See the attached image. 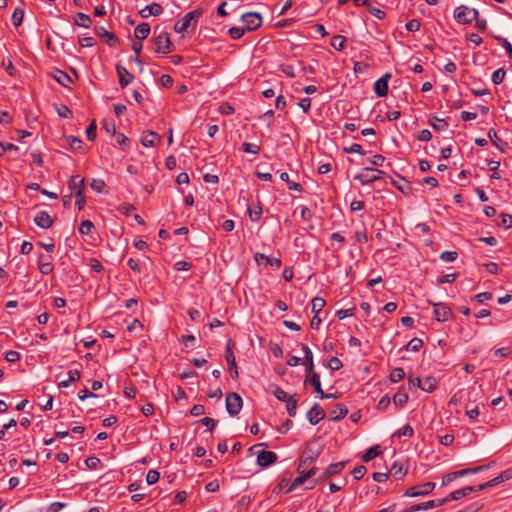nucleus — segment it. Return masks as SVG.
I'll return each instance as SVG.
<instances>
[{
    "label": "nucleus",
    "mask_w": 512,
    "mask_h": 512,
    "mask_svg": "<svg viewBox=\"0 0 512 512\" xmlns=\"http://www.w3.org/2000/svg\"><path fill=\"white\" fill-rule=\"evenodd\" d=\"M203 9L197 8L193 11L188 12L185 14L181 19L176 21L174 24V30L177 33H184L188 31L190 28L195 29L198 23V20L203 15Z\"/></svg>",
    "instance_id": "1"
},
{
    "label": "nucleus",
    "mask_w": 512,
    "mask_h": 512,
    "mask_svg": "<svg viewBox=\"0 0 512 512\" xmlns=\"http://www.w3.org/2000/svg\"><path fill=\"white\" fill-rule=\"evenodd\" d=\"M319 456L320 449L314 448L312 445H308L300 457L297 472L302 473L304 470H309L310 465L314 463Z\"/></svg>",
    "instance_id": "2"
},
{
    "label": "nucleus",
    "mask_w": 512,
    "mask_h": 512,
    "mask_svg": "<svg viewBox=\"0 0 512 512\" xmlns=\"http://www.w3.org/2000/svg\"><path fill=\"white\" fill-rule=\"evenodd\" d=\"M454 19L461 24H470L479 16V11L466 5H460L454 10Z\"/></svg>",
    "instance_id": "3"
},
{
    "label": "nucleus",
    "mask_w": 512,
    "mask_h": 512,
    "mask_svg": "<svg viewBox=\"0 0 512 512\" xmlns=\"http://www.w3.org/2000/svg\"><path fill=\"white\" fill-rule=\"evenodd\" d=\"M383 175L384 172L382 170L366 167L354 176V180L358 181L361 185H370L381 179Z\"/></svg>",
    "instance_id": "4"
},
{
    "label": "nucleus",
    "mask_w": 512,
    "mask_h": 512,
    "mask_svg": "<svg viewBox=\"0 0 512 512\" xmlns=\"http://www.w3.org/2000/svg\"><path fill=\"white\" fill-rule=\"evenodd\" d=\"M155 51L157 53L168 54L173 51V43L171 42L170 35L167 31H160L154 37Z\"/></svg>",
    "instance_id": "5"
},
{
    "label": "nucleus",
    "mask_w": 512,
    "mask_h": 512,
    "mask_svg": "<svg viewBox=\"0 0 512 512\" xmlns=\"http://www.w3.org/2000/svg\"><path fill=\"white\" fill-rule=\"evenodd\" d=\"M243 406L240 395L236 392H229L226 395V409L229 415L236 416L239 414Z\"/></svg>",
    "instance_id": "6"
},
{
    "label": "nucleus",
    "mask_w": 512,
    "mask_h": 512,
    "mask_svg": "<svg viewBox=\"0 0 512 512\" xmlns=\"http://www.w3.org/2000/svg\"><path fill=\"white\" fill-rule=\"evenodd\" d=\"M428 303L434 307L433 315L438 322H445L452 317V310L446 304L442 302L436 303L431 300H428Z\"/></svg>",
    "instance_id": "7"
},
{
    "label": "nucleus",
    "mask_w": 512,
    "mask_h": 512,
    "mask_svg": "<svg viewBox=\"0 0 512 512\" xmlns=\"http://www.w3.org/2000/svg\"><path fill=\"white\" fill-rule=\"evenodd\" d=\"M435 489L434 482H426L421 485L413 486L407 489L404 493L405 497H418V496H426L433 492Z\"/></svg>",
    "instance_id": "8"
},
{
    "label": "nucleus",
    "mask_w": 512,
    "mask_h": 512,
    "mask_svg": "<svg viewBox=\"0 0 512 512\" xmlns=\"http://www.w3.org/2000/svg\"><path fill=\"white\" fill-rule=\"evenodd\" d=\"M232 346H233V343L231 340H229L227 343L226 351H225V359L228 364V370H229L231 377L233 379H238L239 374H238L236 358H235L234 352L232 350Z\"/></svg>",
    "instance_id": "9"
},
{
    "label": "nucleus",
    "mask_w": 512,
    "mask_h": 512,
    "mask_svg": "<svg viewBox=\"0 0 512 512\" xmlns=\"http://www.w3.org/2000/svg\"><path fill=\"white\" fill-rule=\"evenodd\" d=\"M242 20L245 23V29L247 31L256 30L262 24V17L257 12H248L243 14Z\"/></svg>",
    "instance_id": "10"
},
{
    "label": "nucleus",
    "mask_w": 512,
    "mask_h": 512,
    "mask_svg": "<svg viewBox=\"0 0 512 512\" xmlns=\"http://www.w3.org/2000/svg\"><path fill=\"white\" fill-rule=\"evenodd\" d=\"M317 468L315 466L310 467L309 470H304V472L299 473V476L296 477L291 484L286 489V493H289L296 489L298 486L302 485L307 479L311 478L316 474Z\"/></svg>",
    "instance_id": "11"
},
{
    "label": "nucleus",
    "mask_w": 512,
    "mask_h": 512,
    "mask_svg": "<svg viewBox=\"0 0 512 512\" xmlns=\"http://www.w3.org/2000/svg\"><path fill=\"white\" fill-rule=\"evenodd\" d=\"M37 266H38L39 271L43 275L51 274L54 270V265L52 263V256L44 255L41 253L38 257Z\"/></svg>",
    "instance_id": "12"
},
{
    "label": "nucleus",
    "mask_w": 512,
    "mask_h": 512,
    "mask_svg": "<svg viewBox=\"0 0 512 512\" xmlns=\"http://www.w3.org/2000/svg\"><path fill=\"white\" fill-rule=\"evenodd\" d=\"M391 79L390 73H385L374 83V92L378 97H385L388 94V82Z\"/></svg>",
    "instance_id": "13"
},
{
    "label": "nucleus",
    "mask_w": 512,
    "mask_h": 512,
    "mask_svg": "<svg viewBox=\"0 0 512 512\" xmlns=\"http://www.w3.org/2000/svg\"><path fill=\"white\" fill-rule=\"evenodd\" d=\"M35 224L42 229L52 227L54 220L47 211H38L34 217Z\"/></svg>",
    "instance_id": "14"
},
{
    "label": "nucleus",
    "mask_w": 512,
    "mask_h": 512,
    "mask_svg": "<svg viewBox=\"0 0 512 512\" xmlns=\"http://www.w3.org/2000/svg\"><path fill=\"white\" fill-rule=\"evenodd\" d=\"M277 459H278V456L275 452L263 450V451L259 452V454L257 456V463L261 467H267V466L275 463L277 461Z\"/></svg>",
    "instance_id": "15"
},
{
    "label": "nucleus",
    "mask_w": 512,
    "mask_h": 512,
    "mask_svg": "<svg viewBox=\"0 0 512 512\" xmlns=\"http://www.w3.org/2000/svg\"><path fill=\"white\" fill-rule=\"evenodd\" d=\"M163 13V7L159 3H151L139 11V15L146 19L150 16H159Z\"/></svg>",
    "instance_id": "16"
},
{
    "label": "nucleus",
    "mask_w": 512,
    "mask_h": 512,
    "mask_svg": "<svg viewBox=\"0 0 512 512\" xmlns=\"http://www.w3.org/2000/svg\"><path fill=\"white\" fill-rule=\"evenodd\" d=\"M324 410L318 405L314 406L307 412V419L312 425L318 424L324 418Z\"/></svg>",
    "instance_id": "17"
},
{
    "label": "nucleus",
    "mask_w": 512,
    "mask_h": 512,
    "mask_svg": "<svg viewBox=\"0 0 512 512\" xmlns=\"http://www.w3.org/2000/svg\"><path fill=\"white\" fill-rule=\"evenodd\" d=\"M347 462L341 461L330 464L320 476V480L328 479L329 477L339 474L345 467Z\"/></svg>",
    "instance_id": "18"
},
{
    "label": "nucleus",
    "mask_w": 512,
    "mask_h": 512,
    "mask_svg": "<svg viewBox=\"0 0 512 512\" xmlns=\"http://www.w3.org/2000/svg\"><path fill=\"white\" fill-rule=\"evenodd\" d=\"M305 383L311 384L314 387L315 392L319 395V397L321 399L324 398V391L322 390L320 376L318 373H316L315 371L309 372L305 380Z\"/></svg>",
    "instance_id": "19"
},
{
    "label": "nucleus",
    "mask_w": 512,
    "mask_h": 512,
    "mask_svg": "<svg viewBox=\"0 0 512 512\" xmlns=\"http://www.w3.org/2000/svg\"><path fill=\"white\" fill-rule=\"evenodd\" d=\"M116 71L119 78V84L121 87H126L133 81L134 76L125 67L117 65Z\"/></svg>",
    "instance_id": "20"
},
{
    "label": "nucleus",
    "mask_w": 512,
    "mask_h": 512,
    "mask_svg": "<svg viewBox=\"0 0 512 512\" xmlns=\"http://www.w3.org/2000/svg\"><path fill=\"white\" fill-rule=\"evenodd\" d=\"M161 137L154 131L144 133L141 137V143L144 147H154L160 143Z\"/></svg>",
    "instance_id": "21"
},
{
    "label": "nucleus",
    "mask_w": 512,
    "mask_h": 512,
    "mask_svg": "<svg viewBox=\"0 0 512 512\" xmlns=\"http://www.w3.org/2000/svg\"><path fill=\"white\" fill-rule=\"evenodd\" d=\"M408 472V465L406 462L395 461L390 469L391 475L397 479L403 478Z\"/></svg>",
    "instance_id": "22"
},
{
    "label": "nucleus",
    "mask_w": 512,
    "mask_h": 512,
    "mask_svg": "<svg viewBox=\"0 0 512 512\" xmlns=\"http://www.w3.org/2000/svg\"><path fill=\"white\" fill-rule=\"evenodd\" d=\"M254 259L258 264L264 261L266 264L270 265L271 267H274L275 269L280 268L282 264L279 258L269 257L263 253H256L254 255Z\"/></svg>",
    "instance_id": "23"
},
{
    "label": "nucleus",
    "mask_w": 512,
    "mask_h": 512,
    "mask_svg": "<svg viewBox=\"0 0 512 512\" xmlns=\"http://www.w3.org/2000/svg\"><path fill=\"white\" fill-rule=\"evenodd\" d=\"M347 413V407L344 404L339 403L330 411V419L333 421H339L343 419Z\"/></svg>",
    "instance_id": "24"
},
{
    "label": "nucleus",
    "mask_w": 512,
    "mask_h": 512,
    "mask_svg": "<svg viewBox=\"0 0 512 512\" xmlns=\"http://www.w3.org/2000/svg\"><path fill=\"white\" fill-rule=\"evenodd\" d=\"M151 28L148 23H141L134 29V36L136 39L142 41L145 40L150 34Z\"/></svg>",
    "instance_id": "25"
},
{
    "label": "nucleus",
    "mask_w": 512,
    "mask_h": 512,
    "mask_svg": "<svg viewBox=\"0 0 512 512\" xmlns=\"http://www.w3.org/2000/svg\"><path fill=\"white\" fill-rule=\"evenodd\" d=\"M488 137L492 141V143L500 150L505 151V149L508 147V143L501 140L498 137L497 131L494 128L489 129L488 131Z\"/></svg>",
    "instance_id": "26"
},
{
    "label": "nucleus",
    "mask_w": 512,
    "mask_h": 512,
    "mask_svg": "<svg viewBox=\"0 0 512 512\" xmlns=\"http://www.w3.org/2000/svg\"><path fill=\"white\" fill-rule=\"evenodd\" d=\"M437 385H438V382L435 377L427 376L421 380L420 389L424 392L431 393L436 389Z\"/></svg>",
    "instance_id": "27"
},
{
    "label": "nucleus",
    "mask_w": 512,
    "mask_h": 512,
    "mask_svg": "<svg viewBox=\"0 0 512 512\" xmlns=\"http://www.w3.org/2000/svg\"><path fill=\"white\" fill-rule=\"evenodd\" d=\"M69 189L71 192L75 195V191L78 190V188H81V191L84 192L85 190V182L83 178H80V176H72L69 180Z\"/></svg>",
    "instance_id": "28"
},
{
    "label": "nucleus",
    "mask_w": 512,
    "mask_h": 512,
    "mask_svg": "<svg viewBox=\"0 0 512 512\" xmlns=\"http://www.w3.org/2000/svg\"><path fill=\"white\" fill-rule=\"evenodd\" d=\"M91 18L83 13V12H78L75 14V18H74V24L77 25V26H81V27H84V28H89L91 26Z\"/></svg>",
    "instance_id": "29"
},
{
    "label": "nucleus",
    "mask_w": 512,
    "mask_h": 512,
    "mask_svg": "<svg viewBox=\"0 0 512 512\" xmlns=\"http://www.w3.org/2000/svg\"><path fill=\"white\" fill-rule=\"evenodd\" d=\"M302 351L304 353V356H305V359H306V371L309 373V372H313L314 370V363H313V354H312V351L310 350V348L305 345V344H302Z\"/></svg>",
    "instance_id": "30"
},
{
    "label": "nucleus",
    "mask_w": 512,
    "mask_h": 512,
    "mask_svg": "<svg viewBox=\"0 0 512 512\" xmlns=\"http://www.w3.org/2000/svg\"><path fill=\"white\" fill-rule=\"evenodd\" d=\"M54 79L64 87H69V85L72 83V79L70 76L61 70H57L54 74Z\"/></svg>",
    "instance_id": "31"
},
{
    "label": "nucleus",
    "mask_w": 512,
    "mask_h": 512,
    "mask_svg": "<svg viewBox=\"0 0 512 512\" xmlns=\"http://www.w3.org/2000/svg\"><path fill=\"white\" fill-rule=\"evenodd\" d=\"M433 509V501H427L420 504H414L409 508L404 509L402 512H418L422 510Z\"/></svg>",
    "instance_id": "32"
},
{
    "label": "nucleus",
    "mask_w": 512,
    "mask_h": 512,
    "mask_svg": "<svg viewBox=\"0 0 512 512\" xmlns=\"http://www.w3.org/2000/svg\"><path fill=\"white\" fill-rule=\"evenodd\" d=\"M408 401V394L401 389L393 396V402L397 407L402 408Z\"/></svg>",
    "instance_id": "33"
},
{
    "label": "nucleus",
    "mask_w": 512,
    "mask_h": 512,
    "mask_svg": "<svg viewBox=\"0 0 512 512\" xmlns=\"http://www.w3.org/2000/svg\"><path fill=\"white\" fill-rule=\"evenodd\" d=\"M429 124L436 131H444L448 127V123L445 119H440L436 116H434L432 120L429 121Z\"/></svg>",
    "instance_id": "34"
},
{
    "label": "nucleus",
    "mask_w": 512,
    "mask_h": 512,
    "mask_svg": "<svg viewBox=\"0 0 512 512\" xmlns=\"http://www.w3.org/2000/svg\"><path fill=\"white\" fill-rule=\"evenodd\" d=\"M326 302L322 297H314L311 303V311L314 314H319L324 308Z\"/></svg>",
    "instance_id": "35"
},
{
    "label": "nucleus",
    "mask_w": 512,
    "mask_h": 512,
    "mask_svg": "<svg viewBox=\"0 0 512 512\" xmlns=\"http://www.w3.org/2000/svg\"><path fill=\"white\" fill-rule=\"evenodd\" d=\"M280 179L287 183V187L289 190L302 191V186L299 183L290 181L288 173L282 172L280 174Z\"/></svg>",
    "instance_id": "36"
},
{
    "label": "nucleus",
    "mask_w": 512,
    "mask_h": 512,
    "mask_svg": "<svg viewBox=\"0 0 512 512\" xmlns=\"http://www.w3.org/2000/svg\"><path fill=\"white\" fill-rule=\"evenodd\" d=\"M346 43V38L342 35H335L331 39V46L337 50L341 51L344 49Z\"/></svg>",
    "instance_id": "37"
},
{
    "label": "nucleus",
    "mask_w": 512,
    "mask_h": 512,
    "mask_svg": "<svg viewBox=\"0 0 512 512\" xmlns=\"http://www.w3.org/2000/svg\"><path fill=\"white\" fill-rule=\"evenodd\" d=\"M405 377V371L401 367L394 368L389 375V379L393 383H398Z\"/></svg>",
    "instance_id": "38"
},
{
    "label": "nucleus",
    "mask_w": 512,
    "mask_h": 512,
    "mask_svg": "<svg viewBox=\"0 0 512 512\" xmlns=\"http://www.w3.org/2000/svg\"><path fill=\"white\" fill-rule=\"evenodd\" d=\"M492 37L505 49L508 53L509 58L512 59V45L511 43L504 37L499 35H492Z\"/></svg>",
    "instance_id": "39"
},
{
    "label": "nucleus",
    "mask_w": 512,
    "mask_h": 512,
    "mask_svg": "<svg viewBox=\"0 0 512 512\" xmlns=\"http://www.w3.org/2000/svg\"><path fill=\"white\" fill-rule=\"evenodd\" d=\"M285 402H286V409H287V412H288L289 416L295 417L296 409H297V403H298V400L295 398V395L294 396H290L288 398V400H286Z\"/></svg>",
    "instance_id": "40"
},
{
    "label": "nucleus",
    "mask_w": 512,
    "mask_h": 512,
    "mask_svg": "<svg viewBox=\"0 0 512 512\" xmlns=\"http://www.w3.org/2000/svg\"><path fill=\"white\" fill-rule=\"evenodd\" d=\"M330 242H331V247H334L335 244H337V247L335 248L336 250H339L342 248V245L344 244L345 242V238L343 235H341L340 233L338 232H334L330 235Z\"/></svg>",
    "instance_id": "41"
},
{
    "label": "nucleus",
    "mask_w": 512,
    "mask_h": 512,
    "mask_svg": "<svg viewBox=\"0 0 512 512\" xmlns=\"http://www.w3.org/2000/svg\"><path fill=\"white\" fill-rule=\"evenodd\" d=\"M423 346V341L420 338L411 339L405 346L407 351L417 352Z\"/></svg>",
    "instance_id": "42"
},
{
    "label": "nucleus",
    "mask_w": 512,
    "mask_h": 512,
    "mask_svg": "<svg viewBox=\"0 0 512 512\" xmlns=\"http://www.w3.org/2000/svg\"><path fill=\"white\" fill-rule=\"evenodd\" d=\"M379 454H380V450H379L378 446L370 447L368 450H366V452L362 456V460L364 462H369V461L373 460L374 458H376Z\"/></svg>",
    "instance_id": "43"
},
{
    "label": "nucleus",
    "mask_w": 512,
    "mask_h": 512,
    "mask_svg": "<svg viewBox=\"0 0 512 512\" xmlns=\"http://www.w3.org/2000/svg\"><path fill=\"white\" fill-rule=\"evenodd\" d=\"M271 392L279 401L282 402H285L290 397L288 393H286L282 388L276 385L272 387Z\"/></svg>",
    "instance_id": "44"
},
{
    "label": "nucleus",
    "mask_w": 512,
    "mask_h": 512,
    "mask_svg": "<svg viewBox=\"0 0 512 512\" xmlns=\"http://www.w3.org/2000/svg\"><path fill=\"white\" fill-rule=\"evenodd\" d=\"M241 150L245 153L257 155L260 152V146L257 144L244 142L241 145Z\"/></svg>",
    "instance_id": "45"
},
{
    "label": "nucleus",
    "mask_w": 512,
    "mask_h": 512,
    "mask_svg": "<svg viewBox=\"0 0 512 512\" xmlns=\"http://www.w3.org/2000/svg\"><path fill=\"white\" fill-rule=\"evenodd\" d=\"M65 142L73 150L81 149L82 144H83V142L79 138H77L75 136H68V137H66L65 138Z\"/></svg>",
    "instance_id": "46"
},
{
    "label": "nucleus",
    "mask_w": 512,
    "mask_h": 512,
    "mask_svg": "<svg viewBox=\"0 0 512 512\" xmlns=\"http://www.w3.org/2000/svg\"><path fill=\"white\" fill-rule=\"evenodd\" d=\"M24 12L21 8H16L12 14L11 20L14 26L18 27L22 24Z\"/></svg>",
    "instance_id": "47"
},
{
    "label": "nucleus",
    "mask_w": 512,
    "mask_h": 512,
    "mask_svg": "<svg viewBox=\"0 0 512 512\" xmlns=\"http://www.w3.org/2000/svg\"><path fill=\"white\" fill-rule=\"evenodd\" d=\"M248 213L251 221H258L262 215V207L261 205H257L255 207H248Z\"/></svg>",
    "instance_id": "48"
},
{
    "label": "nucleus",
    "mask_w": 512,
    "mask_h": 512,
    "mask_svg": "<svg viewBox=\"0 0 512 512\" xmlns=\"http://www.w3.org/2000/svg\"><path fill=\"white\" fill-rule=\"evenodd\" d=\"M505 75H506V71L504 70V68L497 69L492 74V82L495 85L501 84L503 82L504 78H505Z\"/></svg>",
    "instance_id": "49"
},
{
    "label": "nucleus",
    "mask_w": 512,
    "mask_h": 512,
    "mask_svg": "<svg viewBox=\"0 0 512 512\" xmlns=\"http://www.w3.org/2000/svg\"><path fill=\"white\" fill-rule=\"evenodd\" d=\"M512 478V471L511 470H506L504 472H502L500 475H498L497 477L491 479L494 486L504 482V481H507L509 479Z\"/></svg>",
    "instance_id": "50"
},
{
    "label": "nucleus",
    "mask_w": 512,
    "mask_h": 512,
    "mask_svg": "<svg viewBox=\"0 0 512 512\" xmlns=\"http://www.w3.org/2000/svg\"><path fill=\"white\" fill-rule=\"evenodd\" d=\"M488 467H489V465H482V466H478V467H475V468H467V469L459 470L458 471V475L460 477H463V476H466V475L478 473L480 471L485 470Z\"/></svg>",
    "instance_id": "51"
},
{
    "label": "nucleus",
    "mask_w": 512,
    "mask_h": 512,
    "mask_svg": "<svg viewBox=\"0 0 512 512\" xmlns=\"http://www.w3.org/2000/svg\"><path fill=\"white\" fill-rule=\"evenodd\" d=\"M94 228V224L90 220H83L79 227V232L83 235H88Z\"/></svg>",
    "instance_id": "52"
},
{
    "label": "nucleus",
    "mask_w": 512,
    "mask_h": 512,
    "mask_svg": "<svg viewBox=\"0 0 512 512\" xmlns=\"http://www.w3.org/2000/svg\"><path fill=\"white\" fill-rule=\"evenodd\" d=\"M75 205L78 207L79 210L83 209L86 203L84 192L81 191V188H78L77 191H75Z\"/></svg>",
    "instance_id": "53"
},
{
    "label": "nucleus",
    "mask_w": 512,
    "mask_h": 512,
    "mask_svg": "<svg viewBox=\"0 0 512 512\" xmlns=\"http://www.w3.org/2000/svg\"><path fill=\"white\" fill-rule=\"evenodd\" d=\"M101 30L103 31V37L106 38V43L110 47H115L118 42V38L115 36V34L106 31L104 28H101Z\"/></svg>",
    "instance_id": "54"
},
{
    "label": "nucleus",
    "mask_w": 512,
    "mask_h": 512,
    "mask_svg": "<svg viewBox=\"0 0 512 512\" xmlns=\"http://www.w3.org/2000/svg\"><path fill=\"white\" fill-rule=\"evenodd\" d=\"M343 151L345 153H357V154H360V155H364L365 154V151L363 150L362 146L360 144H358V143H353L349 147H344Z\"/></svg>",
    "instance_id": "55"
},
{
    "label": "nucleus",
    "mask_w": 512,
    "mask_h": 512,
    "mask_svg": "<svg viewBox=\"0 0 512 512\" xmlns=\"http://www.w3.org/2000/svg\"><path fill=\"white\" fill-rule=\"evenodd\" d=\"M246 29L245 28H242V27H231L229 29V35L232 39H240L244 33H245Z\"/></svg>",
    "instance_id": "56"
},
{
    "label": "nucleus",
    "mask_w": 512,
    "mask_h": 512,
    "mask_svg": "<svg viewBox=\"0 0 512 512\" xmlns=\"http://www.w3.org/2000/svg\"><path fill=\"white\" fill-rule=\"evenodd\" d=\"M159 478H160V474L157 470H149L146 475V482L149 485H152V484L157 483Z\"/></svg>",
    "instance_id": "57"
},
{
    "label": "nucleus",
    "mask_w": 512,
    "mask_h": 512,
    "mask_svg": "<svg viewBox=\"0 0 512 512\" xmlns=\"http://www.w3.org/2000/svg\"><path fill=\"white\" fill-rule=\"evenodd\" d=\"M458 253L456 251H444L440 255V259L445 262H453L457 259Z\"/></svg>",
    "instance_id": "58"
},
{
    "label": "nucleus",
    "mask_w": 512,
    "mask_h": 512,
    "mask_svg": "<svg viewBox=\"0 0 512 512\" xmlns=\"http://www.w3.org/2000/svg\"><path fill=\"white\" fill-rule=\"evenodd\" d=\"M88 265L92 271L97 273H101L104 269L102 263L96 258L89 259Z\"/></svg>",
    "instance_id": "59"
},
{
    "label": "nucleus",
    "mask_w": 512,
    "mask_h": 512,
    "mask_svg": "<svg viewBox=\"0 0 512 512\" xmlns=\"http://www.w3.org/2000/svg\"><path fill=\"white\" fill-rule=\"evenodd\" d=\"M96 129H97V126H96V123L95 121H92L88 127L86 128V136H87V139L90 140V141H94L95 138H96Z\"/></svg>",
    "instance_id": "60"
},
{
    "label": "nucleus",
    "mask_w": 512,
    "mask_h": 512,
    "mask_svg": "<svg viewBox=\"0 0 512 512\" xmlns=\"http://www.w3.org/2000/svg\"><path fill=\"white\" fill-rule=\"evenodd\" d=\"M327 366L331 369V370H334V371H337L339 369L342 368L343 364L341 362V360L337 357H331L329 360H328V363H327Z\"/></svg>",
    "instance_id": "61"
},
{
    "label": "nucleus",
    "mask_w": 512,
    "mask_h": 512,
    "mask_svg": "<svg viewBox=\"0 0 512 512\" xmlns=\"http://www.w3.org/2000/svg\"><path fill=\"white\" fill-rule=\"evenodd\" d=\"M297 209L300 210V216H301L302 220L309 221L312 219L313 213L308 207L302 205V206H299Z\"/></svg>",
    "instance_id": "62"
},
{
    "label": "nucleus",
    "mask_w": 512,
    "mask_h": 512,
    "mask_svg": "<svg viewBox=\"0 0 512 512\" xmlns=\"http://www.w3.org/2000/svg\"><path fill=\"white\" fill-rule=\"evenodd\" d=\"M398 436L412 437L414 430L411 425L406 424L397 431Z\"/></svg>",
    "instance_id": "63"
},
{
    "label": "nucleus",
    "mask_w": 512,
    "mask_h": 512,
    "mask_svg": "<svg viewBox=\"0 0 512 512\" xmlns=\"http://www.w3.org/2000/svg\"><path fill=\"white\" fill-rule=\"evenodd\" d=\"M366 467L363 466V465H358L356 466L353 471H352V475L354 477V479L356 480H359V479H362L366 473Z\"/></svg>",
    "instance_id": "64"
}]
</instances>
